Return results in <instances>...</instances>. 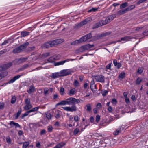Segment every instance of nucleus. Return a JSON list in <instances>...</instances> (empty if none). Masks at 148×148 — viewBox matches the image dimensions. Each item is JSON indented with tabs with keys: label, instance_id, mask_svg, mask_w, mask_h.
<instances>
[{
	"label": "nucleus",
	"instance_id": "1",
	"mask_svg": "<svg viewBox=\"0 0 148 148\" xmlns=\"http://www.w3.org/2000/svg\"><path fill=\"white\" fill-rule=\"evenodd\" d=\"M67 104L73 105L71 107H65L62 108L66 111L70 112L76 111L77 110V108L75 105L76 104L80 102L79 99H77L74 98L70 97L66 99Z\"/></svg>",
	"mask_w": 148,
	"mask_h": 148
},
{
	"label": "nucleus",
	"instance_id": "2",
	"mask_svg": "<svg viewBox=\"0 0 148 148\" xmlns=\"http://www.w3.org/2000/svg\"><path fill=\"white\" fill-rule=\"evenodd\" d=\"M28 42L21 45L19 47L14 49L13 50V53H18L22 51L23 49L25 48L29 45Z\"/></svg>",
	"mask_w": 148,
	"mask_h": 148
},
{
	"label": "nucleus",
	"instance_id": "3",
	"mask_svg": "<svg viewBox=\"0 0 148 148\" xmlns=\"http://www.w3.org/2000/svg\"><path fill=\"white\" fill-rule=\"evenodd\" d=\"M114 145V143L111 142L110 140L108 138H106L102 140V147H107L108 148H110V147H112Z\"/></svg>",
	"mask_w": 148,
	"mask_h": 148
},
{
	"label": "nucleus",
	"instance_id": "4",
	"mask_svg": "<svg viewBox=\"0 0 148 148\" xmlns=\"http://www.w3.org/2000/svg\"><path fill=\"white\" fill-rule=\"evenodd\" d=\"M116 14H113L106 17L102 18V25H105L110 22L116 17Z\"/></svg>",
	"mask_w": 148,
	"mask_h": 148
},
{
	"label": "nucleus",
	"instance_id": "5",
	"mask_svg": "<svg viewBox=\"0 0 148 148\" xmlns=\"http://www.w3.org/2000/svg\"><path fill=\"white\" fill-rule=\"evenodd\" d=\"M12 65V63H9L0 66V72L6 70L11 66Z\"/></svg>",
	"mask_w": 148,
	"mask_h": 148
},
{
	"label": "nucleus",
	"instance_id": "6",
	"mask_svg": "<svg viewBox=\"0 0 148 148\" xmlns=\"http://www.w3.org/2000/svg\"><path fill=\"white\" fill-rule=\"evenodd\" d=\"M60 73V74L61 77L66 76L71 74V71H68V70H63L61 71Z\"/></svg>",
	"mask_w": 148,
	"mask_h": 148
},
{
	"label": "nucleus",
	"instance_id": "7",
	"mask_svg": "<svg viewBox=\"0 0 148 148\" xmlns=\"http://www.w3.org/2000/svg\"><path fill=\"white\" fill-rule=\"evenodd\" d=\"M54 46L52 41H49L45 43L43 45V47L45 48H48Z\"/></svg>",
	"mask_w": 148,
	"mask_h": 148
},
{
	"label": "nucleus",
	"instance_id": "8",
	"mask_svg": "<svg viewBox=\"0 0 148 148\" xmlns=\"http://www.w3.org/2000/svg\"><path fill=\"white\" fill-rule=\"evenodd\" d=\"M73 60H74L73 59H71V60L67 59L65 60L64 61H61L59 62H58L55 63V66H58V65H62L64 63H65L66 62H69L70 60L73 61Z\"/></svg>",
	"mask_w": 148,
	"mask_h": 148
},
{
	"label": "nucleus",
	"instance_id": "9",
	"mask_svg": "<svg viewBox=\"0 0 148 148\" xmlns=\"http://www.w3.org/2000/svg\"><path fill=\"white\" fill-rule=\"evenodd\" d=\"M23 74L21 75H18L14 76L12 79H11L9 82V83H12L14 82L16 80L20 78L21 76L23 75Z\"/></svg>",
	"mask_w": 148,
	"mask_h": 148
},
{
	"label": "nucleus",
	"instance_id": "10",
	"mask_svg": "<svg viewBox=\"0 0 148 148\" xmlns=\"http://www.w3.org/2000/svg\"><path fill=\"white\" fill-rule=\"evenodd\" d=\"M23 74L21 75H18L14 76L12 79H11L9 82V83H12L14 82L16 80L20 78L21 76L23 75Z\"/></svg>",
	"mask_w": 148,
	"mask_h": 148
},
{
	"label": "nucleus",
	"instance_id": "11",
	"mask_svg": "<svg viewBox=\"0 0 148 148\" xmlns=\"http://www.w3.org/2000/svg\"><path fill=\"white\" fill-rule=\"evenodd\" d=\"M90 88L92 90V91H95V89H96V86L95 84V82L94 80L93 79L92 81L91 82Z\"/></svg>",
	"mask_w": 148,
	"mask_h": 148
},
{
	"label": "nucleus",
	"instance_id": "12",
	"mask_svg": "<svg viewBox=\"0 0 148 148\" xmlns=\"http://www.w3.org/2000/svg\"><path fill=\"white\" fill-rule=\"evenodd\" d=\"M101 23L102 21H100L98 23H97L94 25L92 27V29H95L97 28L100 27H101Z\"/></svg>",
	"mask_w": 148,
	"mask_h": 148
},
{
	"label": "nucleus",
	"instance_id": "13",
	"mask_svg": "<svg viewBox=\"0 0 148 148\" xmlns=\"http://www.w3.org/2000/svg\"><path fill=\"white\" fill-rule=\"evenodd\" d=\"M35 90L34 87L33 86H31L29 87V89L27 90V92L29 94H31Z\"/></svg>",
	"mask_w": 148,
	"mask_h": 148
},
{
	"label": "nucleus",
	"instance_id": "14",
	"mask_svg": "<svg viewBox=\"0 0 148 148\" xmlns=\"http://www.w3.org/2000/svg\"><path fill=\"white\" fill-rule=\"evenodd\" d=\"M10 124L11 125V127H12L13 126H15V128L20 127V125L18 123H16L13 121H11L10 122Z\"/></svg>",
	"mask_w": 148,
	"mask_h": 148
},
{
	"label": "nucleus",
	"instance_id": "15",
	"mask_svg": "<svg viewBox=\"0 0 148 148\" xmlns=\"http://www.w3.org/2000/svg\"><path fill=\"white\" fill-rule=\"evenodd\" d=\"M61 77V75L59 74L58 72L53 73L52 75L51 76V77L53 79H55Z\"/></svg>",
	"mask_w": 148,
	"mask_h": 148
},
{
	"label": "nucleus",
	"instance_id": "16",
	"mask_svg": "<svg viewBox=\"0 0 148 148\" xmlns=\"http://www.w3.org/2000/svg\"><path fill=\"white\" fill-rule=\"evenodd\" d=\"M52 41L54 46L62 42V40L61 39H57Z\"/></svg>",
	"mask_w": 148,
	"mask_h": 148
},
{
	"label": "nucleus",
	"instance_id": "17",
	"mask_svg": "<svg viewBox=\"0 0 148 148\" xmlns=\"http://www.w3.org/2000/svg\"><path fill=\"white\" fill-rule=\"evenodd\" d=\"M126 12H127L125 10V9H123V10H120L119 11L117 12V15H121L123 14H124Z\"/></svg>",
	"mask_w": 148,
	"mask_h": 148
},
{
	"label": "nucleus",
	"instance_id": "18",
	"mask_svg": "<svg viewBox=\"0 0 148 148\" xmlns=\"http://www.w3.org/2000/svg\"><path fill=\"white\" fill-rule=\"evenodd\" d=\"M67 104L66 99L63 100L58 103L56 104L57 106H58L59 105H64Z\"/></svg>",
	"mask_w": 148,
	"mask_h": 148
},
{
	"label": "nucleus",
	"instance_id": "19",
	"mask_svg": "<svg viewBox=\"0 0 148 148\" xmlns=\"http://www.w3.org/2000/svg\"><path fill=\"white\" fill-rule=\"evenodd\" d=\"M95 78L97 82H101L102 81V76L101 75L95 76Z\"/></svg>",
	"mask_w": 148,
	"mask_h": 148
},
{
	"label": "nucleus",
	"instance_id": "20",
	"mask_svg": "<svg viewBox=\"0 0 148 148\" xmlns=\"http://www.w3.org/2000/svg\"><path fill=\"white\" fill-rule=\"evenodd\" d=\"M135 6L134 5H132L129 6L125 8L126 12L130 11L133 9L135 7Z\"/></svg>",
	"mask_w": 148,
	"mask_h": 148
},
{
	"label": "nucleus",
	"instance_id": "21",
	"mask_svg": "<svg viewBox=\"0 0 148 148\" xmlns=\"http://www.w3.org/2000/svg\"><path fill=\"white\" fill-rule=\"evenodd\" d=\"M27 59V58H23L18 59V63L21 64L25 62Z\"/></svg>",
	"mask_w": 148,
	"mask_h": 148
},
{
	"label": "nucleus",
	"instance_id": "22",
	"mask_svg": "<svg viewBox=\"0 0 148 148\" xmlns=\"http://www.w3.org/2000/svg\"><path fill=\"white\" fill-rule=\"evenodd\" d=\"M101 37H102V34L94 36L92 37V38L94 40H95L100 39Z\"/></svg>",
	"mask_w": 148,
	"mask_h": 148
},
{
	"label": "nucleus",
	"instance_id": "23",
	"mask_svg": "<svg viewBox=\"0 0 148 148\" xmlns=\"http://www.w3.org/2000/svg\"><path fill=\"white\" fill-rule=\"evenodd\" d=\"M61 113V111L59 110H57L56 111L55 113V117L57 119L59 118L60 117V115Z\"/></svg>",
	"mask_w": 148,
	"mask_h": 148
},
{
	"label": "nucleus",
	"instance_id": "24",
	"mask_svg": "<svg viewBox=\"0 0 148 148\" xmlns=\"http://www.w3.org/2000/svg\"><path fill=\"white\" fill-rule=\"evenodd\" d=\"M125 74L124 72H122L119 75L118 78L120 79H122L125 77Z\"/></svg>",
	"mask_w": 148,
	"mask_h": 148
},
{
	"label": "nucleus",
	"instance_id": "25",
	"mask_svg": "<svg viewBox=\"0 0 148 148\" xmlns=\"http://www.w3.org/2000/svg\"><path fill=\"white\" fill-rule=\"evenodd\" d=\"M50 55V53H43L41 55V58L42 59H44L46 58L48 56Z\"/></svg>",
	"mask_w": 148,
	"mask_h": 148
},
{
	"label": "nucleus",
	"instance_id": "26",
	"mask_svg": "<svg viewBox=\"0 0 148 148\" xmlns=\"http://www.w3.org/2000/svg\"><path fill=\"white\" fill-rule=\"evenodd\" d=\"M128 5V3L127 2H125L121 4L120 8V9H122L127 6Z\"/></svg>",
	"mask_w": 148,
	"mask_h": 148
},
{
	"label": "nucleus",
	"instance_id": "27",
	"mask_svg": "<svg viewBox=\"0 0 148 148\" xmlns=\"http://www.w3.org/2000/svg\"><path fill=\"white\" fill-rule=\"evenodd\" d=\"M142 29V27H135L133 29V33H136L138 32V31H140Z\"/></svg>",
	"mask_w": 148,
	"mask_h": 148
},
{
	"label": "nucleus",
	"instance_id": "28",
	"mask_svg": "<svg viewBox=\"0 0 148 148\" xmlns=\"http://www.w3.org/2000/svg\"><path fill=\"white\" fill-rule=\"evenodd\" d=\"M88 49H89V46H88V44L82 46L80 48V49H82V51H84V50H88Z\"/></svg>",
	"mask_w": 148,
	"mask_h": 148
},
{
	"label": "nucleus",
	"instance_id": "29",
	"mask_svg": "<svg viewBox=\"0 0 148 148\" xmlns=\"http://www.w3.org/2000/svg\"><path fill=\"white\" fill-rule=\"evenodd\" d=\"M29 32H28L26 31H23L21 32V35L22 36L25 37L29 35Z\"/></svg>",
	"mask_w": 148,
	"mask_h": 148
},
{
	"label": "nucleus",
	"instance_id": "30",
	"mask_svg": "<svg viewBox=\"0 0 148 148\" xmlns=\"http://www.w3.org/2000/svg\"><path fill=\"white\" fill-rule=\"evenodd\" d=\"M80 42L82 41H86L88 40L86 35L82 37L79 39Z\"/></svg>",
	"mask_w": 148,
	"mask_h": 148
},
{
	"label": "nucleus",
	"instance_id": "31",
	"mask_svg": "<svg viewBox=\"0 0 148 148\" xmlns=\"http://www.w3.org/2000/svg\"><path fill=\"white\" fill-rule=\"evenodd\" d=\"M121 132V128H119L116 130L113 133L114 135H118Z\"/></svg>",
	"mask_w": 148,
	"mask_h": 148
},
{
	"label": "nucleus",
	"instance_id": "32",
	"mask_svg": "<svg viewBox=\"0 0 148 148\" xmlns=\"http://www.w3.org/2000/svg\"><path fill=\"white\" fill-rule=\"evenodd\" d=\"M16 97L15 96H13L11 100V103L12 104H14L16 102Z\"/></svg>",
	"mask_w": 148,
	"mask_h": 148
},
{
	"label": "nucleus",
	"instance_id": "33",
	"mask_svg": "<svg viewBox=\"0 0 148 148\" xmlns=\"http://www.w3.org/2000/svg\"><path fill=\"white\" fill-rule=\"evenodd\" d=\"M29 144V142H25L23 143V148H26L27 147Z\"/></svg>",
	"mask_w": 148,
	"mask_h": 148
},
{
	"label": "nucleus",
	"instance_id": "34",
	"mask_svg": "<svg viewBox=\"0 0 148 148\" xmlns=\"http://www.w3.org/2000/svg\"><path fill=\"white\" fill-rule=\"evenodd\" d=\"M130 36H125L124 37L121 38V40L129 41L130 40Z\"/></svg>",
	"mask_w": 148,
	"mask_h": 148
},
{
	"label": "nucleus",
	"instance_id": "35",
	"mask_svg": "<svg viewBox=\"0 0 148 148\" xmlns=\"http://www.w3.org/2000/svg\"><path fill=\"white\" fill-rule=\"evenodd\" d=\"M142 79L141 78H140V77L138 78L136 80V84L137 85L139 84L140 83H141V82L142 81Z\"/></svg>",
	"mask_w": 148,
	"mask_h": 148
},
{
	"label": "nucleus",
	"instance_id": "36",
	"mask_svg": "<svg viewBox=\"0 0 148 148\" xmlns=\"http://www.w3.org/2000/svg\"><path fill=\"white\" fill-rule=\"evenodd\" d=\"M39 108H40L39 107H34L31 110H29V112L31 113L33 112L37 111Z\"/></svg>",
	"mask_w": 148,
	"mask_h": 148
},
{
	"label": "nucleus",
	"instance_id": "37",
	"mask_svg": "<svg viewBox=\"0 0 148 148\" xmlns=\"http://www.w3.org/2000/svg\"><path fill=\"white\" fill-rule=\"evenodd\" d=\"M32 108V105L31 104H26V105L25 106L24 108L26 110H28Z\"/></svg>",
	"mask_w": 148,
	"mask_h": 148
},
{
	"label": "nucleus",
	"instance_id": "38",
	"mask_svg": "<svg viewBox=\"0 0 148 148\" xmlns=\"http://www.w3.org/2000/svg\"><path fill=\"white\" fill-rule=\"evenodd\" d=\"M80 42V41L79 39V40H76L75 41H74L72 42L71 43V44L72 45H74L76 44H78Z\"/></svg>",
	"mask_w": 148,
	"mask_h": 148
},
{
	"label": "nucleus",
	"instance_id": "39",
	"mask_svg": "<svg viewBox=\"0 0 148 148\" xmlns=\"http://www.w3.org/2000/svg\"><path fill=\"white\" fill-rule=\"evenodd\" d=\"M75 92V88H72L70 91L69 94L74 95Z\"/></svg>",
	"mask_w": 148,
	"mask_h": 148
},
{
	"label": "nucleus",
	"instance_id": "40",
	"mask_svg": "<svg viewBox=\"0 0 148 148\" xmlns=\"http://www.w3.org/2000/svg\"><path fill=\"white\" fill-rule=\"evenodd\" d=\"M46 116L48 119H51L52 116L51 115L50 113H47L46 114Z\"/></svg>",
	"mask_w": 148,
	"mask_h": 148
},
{
	"label": "nucleus",
	"instance_id": "41",
	"mask_svg": "<svg viewBox=\"0 0 148 148\" xmlns=\"http://www.w3.org/2000/svg\"><path fill=\"white\" fill-rule=\"evenodd\" d=\"M49 90L47 88H45L44 89V93L45 95H46L48 94Z\"/></svg>",
	"mask_w": 148,
	"mask_h": 148
},
{
	"label": "nucleus",
	"instance_id": "42",
	"mask_svg": "<svg viewBox=\"0 0 148 148\" xmlns=\"http://www.w3.org/2000/svg\"><path fill=\"white\" fill-rule=\"evenodd\" d=\"M21 108H20L19 110H18V112L17 113L16 116L15 117V118H16V119H17L18 117L21 114Z\"/></svg>",
	"mask_w": 148,
	"mask_h": 148
},
{
	"label": "nucleus",
	"instance_id": "43",
	"mask_svg": "<svg viewBox=\"0 0 148 148\" xmlns=\"http://www.w3.org/2000/svg\"><path fill=\"white\" fill-rule=\"evenodd\" d=\"M86 107H87V109H86L87 111L90 112V111H91V108L90 105V104H88L86 105Z\"/></svg>",
	"mask_w": 148,
	"mask_h": 148
},
{
	"label": "nucleus",
	"instance_id": "44",
	"mask_svg": "<svg viewBox=\"0 0 148 148\" xmlns=\"http://www.w3.org/2000/svg\"><path fill=\"white\" fill-rule=\"evenodd\" d=\"M29 111H27L25 113L22 114L21 116V118L23 119L25 116L28 115V114L30 113Z\"/></svg>",
	"mask_w": 148,
	"mask_h": 148
},
{
	"label": "nucleus",
	"instance_id": "45",
	"mask_svg": "<svg viewBox=\"0 0 148 148\" xmlns=\"http://www.w3.org/2000/svg\"><path fill=\"white\" fill-rule=\"evenodd\" d=\"M143 71V68L142 67H139L138 68L137 72L138 73L140 74L142 73Z\"/></svg>",
	"mask_w": 148,
	"mask_h": 148
},
{
	"label": "nucleus",
	"instance_id": "46",
	"mask_svg": "<svg viewBox=\"0 0 148 148\" xmlns=\"http://www.w3.org/2000/svg\"><path fill=\"white\" fill-rule=\"evenodd\" d=\"M98 8H92L91 9L88 11V12H95L97 10Z\"/></svg>",
	"mask_w": 148,
	"mask_h": 148
},
{
	"label": "nucleus",
	"instance_id": "47",
	"mask_svg": "<svg viewBox=\"0 0 148 148\" xmlns=\"http://www.w3.org/2000/svg\"><path fill=\"white\" fill-rule=\"evenodd\" d=\"M8 72L6 71H5L0 73V74L2 76H3V78L5 76H6L8 74Z\"/></svg>",
	"mask_w": 148,
	"mask_h": 148
},
{
	"label": "nucleus",
	"instance_id": "48",
	"mask_svg": "<svg viewBox=\"0 0 148 148\" xmlns=\"http://www.w3.org/2000/svg\"><path fill=\"white\" fill-rule=\"evenodd\" d=\"M108 92V91L104 90H102V96H104L106 95Z\"/></svg>",
	"mask_w": 148,
	"mask_h": 148
},
{
	"label": "nucleus",
	"instance_id": "49",
	"mask_svg": "<svg viewBox=\"0 0 148 148\" xmlns=\"http://www.w3.org/2000/svg\"><path fill=\"white\" fill-rule=\"evenodd\" d=\"M79 132V130L78 128L75 129L73 131V134L76 135Z\"/></svg>",
	"mask_w": 148,
	"mask_h": 148
},
{
	"label": "nucleus",
	"instance_id": "50",
	"mask_svg": "<svg viewBox=\"0 0 148 148\" xmlns=\"http://www.w3.org/2000/svg\"><path fill=\"white\" fill-rule=\"evenodd\" d=\"M112 64L111 63H110L106 66V69H107L110 70L111 69V66Z\"/></svg>",
	"mask_w": 148,
	"mask_h": 148
},
{
	"label": "nucleus",
	"instance_id": "51",
	"mask_svg": "<svg viewBox=\"0 0 148 148\" xmlns=\"http://www.w3.org/2000/svg\"><path fill=\"white\" fill-rule=\"evenodd\" d=\"M73 84L75 86H78L79 85V83L78 81L77 80H75Z\"/></svg>",
	"mask_w": 148,
	"mask_h": 148
},
{
	"label": "nucleus",
	"instance_id": "52",
	"mask_svg": "<svg viewBox=\"0 0 148 148\" xmlns=\"http://www.w3.org/2000/svg\"><path fill=\"white\" fill-rule=\"evenodd\" d=\"M87 38L88 39L91 38L92 37V35L91 33H89L87 34L86 35Z\"/></svg>",
	"mask_w": 148,
	"mask_h": 148
},
{
	"label": "nucleus",
	"instance_id": "53",
	"mask_svg": "<svg viewBox=\"0 0 148 148\" xmlns=\"http://www.w3.org/2000/svg\"><path fill=\"white\" fill-rule=\"evenodd\" d=\"M112 103L113 104H116L117 103L116 100L115 98H113L112 99Z\"/></svg>",
	"mask_w": 148,
	"mask_h": 148
},
{
	"label": "nucleus",
	"instance_id": "54",
	"mask_svg": "<svg viewBox=\"0 0 148 148\" xmlns=\"http://www.w3.org/2000/svg\"><path fill=\"white\" fill-rule=\"evenodd\" d=\"M6 140L7 142L8 143H10L11 142V140L9 136H8L6 138Z\"/></svg>",
	"mask_w": 148,
	"mask_h": 148
},
{
	"label": "nucleus",
	"instance_id": "55",
	"mask_svg": "<svg viewBox=\"0 0 148 148\" xmlns=\"http://www.w3.org/2000/svg\"><path fill=\"white\" fill-rule=\"evenodd\" d=\"M53 129V127L51 126H49L48 128V130L49 132H52Z\"/></svg>",
	"mask_w": 148,
	"mask_h": 148
},
{
	"label": "nucleus",
	"instance_id": "56",
	"mask_svg": "<svg viewBox=\"0 0 148 148\" xmlns=\"http://www.w3.org/2000/svg\"><path fill=\"white\" fill-rule=\"evenodd\" d=\"M25 103L26 104H30V99L27 98L25 100Z\"/></svg>",
	"mask_w": 148,
	"mask_h": 148
},
{
	"label": "nucleus",
	"instance_id": "57",
	"mask_svg": "<svg viewBox=\"0 0 148 148\" xmlns=\"http://www.w3.org/2000/svg\"><path fill=\"white\" fill-rule=\"evenodd\" d=\"M10 42V39H8L7 40H5L1 44V45H6L7 43H8Z\"/></svg>",
	"mask_w": 148,
	"mask_h": 148
},
{
	"label": "nucleus",
	"instance_id": "58",
	"mask_svg": "<svg viewBox=\"0 0 148 148\" xmlns=\"http://www.w3.org/2000/svg\"><path fill=\"white\" fill-rule=\"evenodd\" d=\"M110 34V32H107L102 33V37L104 36H106Z\"/></svg>",
	"mask_w": 148,
	"mask_h": 148
},
{
	"label": "nucleus",
	"instance_id": "59",
	"mask_svg": "<svg viewBox=\"0 0 148 148\" xmlns=\"http://www.w3.org/2000/svg\"><path fill=\"white\" fill-rule=\"evenodd\" d=\"M46 133V131L45 130H42L40 132V134L41 135H44Z\"/></svg>",
	"mask_w": 148,
	"mask_h": 148
},
{
	"label": "nucleus",
	"instance_id": "60",
	"mask_svg": "<svg viewBox=\"0 0 148 148\" xmlns=\"http://www.w3.org/2000/svg\"><path fill=\"white\" fill-rule=\"evenodd\" d=\"M100 119V116L98 115L96 116V121L97 122H98Z\"/></svg>",
	"mask_w": 148,
	"mask_h": 148
},
{
	"label": "nucleus",
	"instance_id": "61",
	"mask_svg": "<svg viewBox=\"0 0 148 148\" xmlns=\"http://www.w3.org/2000/svg\"><path fill=\"white\" fill-rule=\"evenodd\" d=\"M101 106V104L100 103H97L96 106V108L97 109H99Z\"/></svg>",
	"mask_w": 148,
	"mask_h": 148
},
{
	"label": "nucleus",
	"instance_id": "62",
	"mask_svg": "<svg viewBox=\"0 0 148 148\" xmlns=\"http://www.w3.org/2000/svg\"><path fill=\"white\" fill-rule=\"evenodd\" d=\"M54 58L53 57H51L47 60L48 62H51L53 61Z\"/></svg>",
	"mask_w": 148,
	"mask_h": 148
},
{
	"label": "nucleus",
	"instance_id": "63",
	"mask_svg": "<svg viewBox=\"0 0 148 148\" xmlns=\"http://www.w3.org/2000/svg\"><path fill=\"white\" fill-rule=\"evenodd\" d=\"M74 120L75 121L77 122L78 121V116L77 115H76L74 117Z\"/></svg>",
	"mask_w": 148,
	"mask_h": 148
},
{
	"label": "nucleus",
	"instance_id": "64",
	"mask_svg": "<svg viewBox=\"0 0 148 148\" xmlns=\"http://www.w3.org/2000/svg\"><path fill=\"white\" fill-rule=\"evenodd\" d=\"M131 99L132 101H134L136 100V98L135 95H132L131 96Z\"/></svg>",
	"mask_w": 148,
	"mask_h": 148
}]
</instances>
